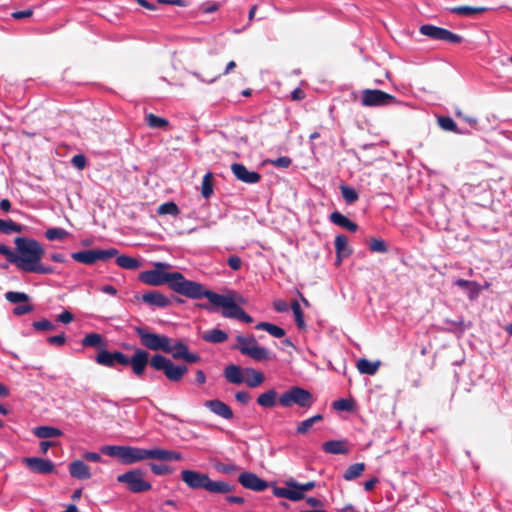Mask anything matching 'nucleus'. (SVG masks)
<instances>
[{
  "mask_svg": "<svg viewBox=\"0 0 512 512\" xmlns=\"http://www.w3.org/2000/svg\"><path fill=\"white\" fill-rule=\"evenodd\" d=\"M142 300L143 302L149 305L160 308L168 307L171 304V301L165 295L158 291H149L147 293H144L142 295Z\"/></svg>",
  "mask_w": 512,
  "mask_h": 512,
  "instance_id": "obj_19",
  "label": "nucleus"
},
{
  "mask_svg": "<svg viewBox=\"0 0 512 512\" xmlns=\"http://www.w3.org/2000/svg\"><path fill=\"white\" fill-rule=\"evenodd\" d=\"M442 27L434 26L431 24H425L420 27V33L434 40H440Z\"/></svg>",
  "mask_w": 512,
  "mask_h": 512,
  "instance_id": "obj_40",
  "label": "nucleus"
},
{
  "mask_svg": "<svg viewBox=\"0 0 512 512\" xmlns=\"http://www.w3.org/2000/svg\"><path fill=\"white\" fill-rule=\"evenodd\" d=\"M66 341V336L64 333L60 335L50 336L47 338V342L51 345H63Z\"/></svg>",
  "mask_w": 512,
  "mask_h": 512,
  "instance_id": "obj_61",
  "label": "nucleus"
},
{
  "mask_svg": "<svg viewBox=\"0 0 512 512\" xmlns=\"http://www.w3.org/2000/svg\"><path fill=\"white\" fill-rule=\"evenodd\" d=\"M169 265L162 262L155 263V269L143 271L139 274V280L151 286H161L168 284L169 288L178 294H187L190 292V280L186 279L180 272H165Z\"/></svg>",
  "mask_w": 512,
  "mask_h": 512,
  "instance_id": "obj_4",
  "label": "nucleus"
},
{
  "mask_svg": "<svg viewBox=\"0 0 512 512\" xmlns=\"http://www.w3.org/2000/svg\"><path fill=\"white\" fill-rule=\"evenodd\" d=\"M269 163L272 164L273 166L277 167V168H288L291 163H292V159L288 156H281V157H278L276 159H273V160H269Z\"/></svg>",
  "mask_w": 512,
  "mask_h": 512,
  "instance_id": "obj_56",
  "label": "nucleus"
},
{
  "mask_svg": "<svg viewBox=\"0 0 512 512\" xmlns=\"http://www.w3.org/2000/svg\"><path fill=\"white\" fill-rule=\"evenodd\" d=\"M117 254L118 250L116 248H109L106 250L92 249L73 252L71 257L79 263L93 265L97 261H107L108 259L115 257Z\"/></svg>",
  "mask_w": 512,
  "mask_h": 512,
  "instance_id": "obj_10",
  "label": "nucleus"
},
{
  "mask_svg": "<svg viewBox=\"0 0 512 512\" xmlns=\"http://www.w3.org/2000/svg\"><path fill=\"white\" fill-rule=\"evenodd\" d=\"M454 285L466 290L471 301L477 299L481 292V286L476 281L456 279Z\"/></svg>",
  "mask_w": 512,
  "mask_h": 512,
  "instance_id": "obj_21",
  "label": "nucleus"
},
{
  "mask_svg": "<svg viewBox=\"0 0 512 512\" xmlns=\"http://www.w3.org/2000/svg\"><path fill=\"white\" fill-rule=\"evenodd\" d=\"M290 307L293 312L294 319L298 329L304 330L306 328V323L304 320V313L301 309L299 302L297 300L292 301Z\"/></svg>",
  "mask_w": 512,
  "mask_h": 512,
  "instance_id": "obj_36",
  "label": "nucleus"
},
{
  "mask_svg": "<svg viewBox=\"0 0 512 512\" xmlns=\"http://www.w3.org/2000/svg\"><path fill=\"white\" fill-rule=\"evenodd\" d=\"M276 396L277 392L275 389H270L262 394H260L257 398L258 405L264 408H271L276 405Z\"/></svg>",
  "mask_w": 512,
  "mask_h": 512,
  "instance_id": "obj_32",
  "label": "nucleus"
},
{
  "mask_svg": "<svg viewBox=\"0 0 512 512\" xmlns=\"http://www.w3.org/2000/svg\"><path fill=\"white\" fill-rule=\"evenodd\" d=\"M16 257L14 264L22 271L38 274H52L54 268L41 264L45 254L42 245L33 238L16 237Z\"/></svg>",
  "mask_w": 512,
  "mask_h": 512,
  "instance_id": "obj_3",
  "label": "nucleus"
},
{
  "mask_svg": "<svg viewBox=\"0 0 512 512\" xmlns=\"http://www.w3.org/2000/svg\"><path fill=\"white\" fill-rule=\"evenodd\" d=\"M279 403L283 407L297 405L301 408L309 409L313 405L314 399L310 391L299 386H292L280 395Z\"/></svg>",
  "mask_w": 512,
  "mask_h": 512,
  "instance_id": "obj_6",
  "label": "nucleus"
},
{
  "mask_svg": "<svg viewBox=\"0 0 512 512\" xmlns=\"http://www.w3.org/2000/svg\"><path fill=\"white\" fill-rule=\"evenodd\" d=\"M329 219L333 224L345 228L350 232H356L358 229V225L355 222L351 221L339 211L332 212Z\"/></svg>",
  "mask_w": 512,
  "mask_h": 512,
  "instance_id": "obj_22",
  "label": "nucleus"
},
{
  "mask_svg": "<svg viewBox=\"0 0 512 512\" xmlns=\"http://www.w3.org/2000/svg\"><path fill=\"white\" fill-rule=\"evenodd\" d=\"M31 311H33V306L30 304L19 305L13 309V313L16 316H21L30 313Z\"/></svg>",
  "mask_w": 512,
  "mask_h": 512,
  "instance_id": "obj_60",
  "label": "nucleus"
},
{
  "mask_svg": "<svg viewBox=\"0 0 512 512\" xmlns=\"http://www.w3.org/2000/svg\"><path fill=\"white\" fill-rule=\"evenodd\" d=\"M69 473L73 478L79 480L91 478L90 467L81 460H75L70 463Z\"/></svg>",
  "mask_w": 512,
  "mask_h": 512,
  "instance_id": "obj_18",
  "label": "nucleus"
},
{
  "mask_svg": "<svg viewBox=\"0 0 512 512\" xmlns=\"http://www.w3.org/2000/svg\"><path fill=\"white\" fill-rule=\"evenodd\" d=\"M231 170L239 181L246 184H256L261 180V174L257 171L248 170L247 167L241 163H233Z\"/></svg>",
  "mask_w": 512,
  "mask_h": 512,
  "instance_id": "obj_16",
  "label": "nucleus"
},
{
  "mask_svg": "<svg viewBox=\"0 0 512 512\" xmlns=\"http://www.w3.org/2000/svg\"><path fill=\"white\" fill-rule=\"evenodd\" d=\"M33 328L38 331H51L55 328V325L48 319H42L35 321L32 324Z\"/></svg>",
  "mask_w": 512,
  "mask_h": 512,
  "instance_id": "obj_54",
  "label": "nucleus"
},
{
  "mask_svg": "<svg viewBox=\"0 0 512 512\" xmlns=\"http://www.w3.org/2000/svg\"><path fill=\"white\" fill-rule=\"evenodd\" d=\"M84 347H105L106 344L103 342V338L98 333L87 334L81 341Z\"/></svg>",
  "mask_w": 512,
  "mask_h": 512,
  "instance_id": "obj_37",
  "label": "nucleus"
},
{
  "mask_svg": "<svg viewBox=\"0 0 512 512\" xmlns=\"http://www.w3.org/2000/svg\"><path fill=\"white\" fill-rule=\"evenodd\" d=\"M0 231L4 234H10L13 232H22V225L14 222L13 220H2L0 219Z\"/></svg>",
  "mask_w": 512,
  "mask_h": 512,
  "instance_id": "obj_43",
  "label": "nucleus"
},
{
  "mask_svg": "<svg viewBox=\"0 0 512 512\" xmlns=\"http://www.w3.org/2000/svg\"><path fill=\"white\" fill-rule=\"evenodd\" d=\"M212 173H207L203 177L202 185H201V194L204 198H209L213 193V181H212Z\"/></svg>",
  "mask_w": 512,
  "mask_h": 512,
  "instance_id": "obj_47",
  "label": "nucleus"
},
{
  "mask_svg": "<svg viewBox=\"0 0 512 512\" xmlns=\"http://www.w3.org/2000/svg\"><path fill=\"white\" fill-rule=\"evenodd\" d=\"M273 493L277 497L286 498L291 501L301 500V495L296 493L295 488L287 487H275Z\"/></svg>",
  "mask_w": 512,
  "mask_h": 512,
  "instance_id": "obj_33",
  "label": "nucleus"
},
{
  "mask_svg": "<svg viewBox=\"0 0 512 512\" xmlns=\"http://www.w3.org/2000/svg\"><path fill=\"white\" fill-rule=\"evenodd\" d=\"M245 304H247V300L242 295L226 289V318L247 324L252 323L253 318L241 307Z\"/></svg>",
  "mask_w": 512,
  "mask_h": 512,
  "instance_id": "obj_5",
  "label": "nucleus"
},
{
  "mask_svg": "<svg viewBox=\"0 0 512 512\" xmlns=\"http://www.w3.org/2000/svg\"><path fill=\"white\" fill-rule=\"evenodd\" d=\"M69 236V232L63 228H49L45 232V237L50 241L63 240Z\"/></svg>",
  "mask_w": 512,
  "mask_h": 512,
  "instance_id": "obj_45",
  "label": "nucleus"
},
{
  "mask_svg": "<svg viewBox=\"0 0 512 512\" xmlns=\"http://www.w3.org/2000/svg\"><path fill=\"white\" fill-rule=\"evenodd\" d=\"M265 380L264 375L261 372L256 371L253 368L246 367V374L244 375V383L250 387L255 388L260 386Z\"/></svg>",
  "mask_w": 512,
  "mask_h": 512,
  "instance_id": "obj_26",
  "label": "nucleus"
},
{
  "mask_svg": "<svg viewBox=\"0 0 512 512\" xmlns=\"http://www.w3.org/2000/svg\"><path fill=\"white\" fill-rule=\"evenodd\" d=\"M364 470H365L364 463L361 462V463L352 464L344 472L343 478L346 481H352V480L358 478L359 476H361L362 473L364 472Z\"/></svg>",
  "mask_w": 512,
  "mask_h": 512,
  "instance_id": "obj_35",
  "label": "nucleus"
},
{
  "mask_svg": "<svg viewBox=\"0 0 512 512\" xmlns=\"http://www.w3.org/2000/svg\"><path fill=\"white\" fill-rule=\"evenodd\" d=\"M157 213L159 215H171L176 217L180 214V210L176 203L170 201L161 204L157 209Z\"/></svg>",
  "mask_w": 512,
  "mask_h": 512,
  "instance_id": "obj_42",
  "label": "nucleus"
},
{
  "mask_svg": "<svg viewBox=\"0 0 512 512\" xmlns=\"http://www.w3.org/2000/svg\"><path fill=\"white\" fill-rule=\"evenodd\" d=\"M204 405L217 415L224 417V402L220 400H207Z\"/></svg>",
  "mask_w": 512,
  "mask_h": 512,
  "instance_id": "obj_51",
  "label": "nucleus"
},
{
  "mask_svg": "<svg viewBox=\"0 0 512 512\" xmlns=\"http://www.w3.org/2000/svg\"><path fill=\"white\" fill-rule=\"evenodd\" d=\"M188 350V347L186 344H184L182 341H177L173 345H171V341L169 342V350L165 351L164 353H169L172 355V357L176 360H181V358L184 356L185 352Z\"/></svg>",
  "mask_w": 512,
  "mask_h": 512,
  "instance_id": "obj_39",
  "label": "nucleus"
},
{
  "mask_svg": "<svg viewBox=\"0 0 512 512\" xmlns=\"http://www.w3.org/2000/svg\"><path fill=\"white\" fill-rule=\"evenodd\" d=\"M286 485L291 488H295L296 493H299L301 495V500H302L305 497L304 493L306 491L312 490L316 486V483L314 481H310V482H307L304 484H300L294 480H290V481H287Z\"/></svg>",
  "mask_w": 512,
  "mask_h": 512,
  "instance_id": "obj_41",
  "label": "nucleus"
},
{
  "mask_svg": "<svg viewBox=\"0 0 512 512\" xmlns=\"http://www.w3.org/2000/svg\"><path fill=\"white\" fill-rule=\"evenodd\" d=\"M149 467L151 471L156 475H166L172 473V469L165 464L150 463Z\"/></svg>",
  "mask_w": 512,
  "mask_h": 512,
  "instance_id": "obj_55",
  "label": "nucleus"
},
{
  "mask_svg": "<svg viewBox=\"0 0 512 512\" xmlns=\"http://www.w3.org/2000/svg\"><path fill=\"white\" fill-rule=\"evenodd\" d=\"M441 34L442 35H441L440 40H442V41H446V42H449V43H460V42H462V37L460 35L455 34V33L451 32L448 29L443 28Z\"/></svg>",
  "mask_w": 512,
  "mask_h": 512,
  "instance_id": "obj_52",
  "label": "nucleus"
},
{
  "mask_svg": "<svg viewBox=\"0 0 512 512\" xmlns=\"http://www.w3.org/2000/svg\"><path fill=\"white\" fill-rule=\"evenodd\" d=\"M439 126L446 131L458 132L457 124L455 121L449 116H441L438 118Z\"/></svg>",
  "mask_w": 512,
  "mask_h": 512,
  "instance_id": "obj_49",
  "label": "nucleus"
},
{
  "mask_svg": "<svg viewBox=\"0 0 512 512\" xmlns=\"http://www.w3.org/2000/svg\"><path fill=\"white\" fill-rule=\"evenodd\" d=\"M398 103L395 96L378 89L362 91L361 104L364 107H382Z\"/></svg>",
  "mask_w": 512,
  "mask_h": 512,
  "instance_id": "obj_11",
  "label": "nucleus"
},
{
  "mask_svg": "<svg viewBox=\"0 0 512 512\" xmlns=\"http://www.w3.org/2000/svg\"><path fill=\"white\" fill-rule=\"evenodd\" d=\"M190 284H192V286L189 287L190 292L183 294V296L191 299H200L206 297L211 305L224 308V295L208 291L202 284L195 281L190 280Z\"/></svg>",
  "mask_w": 512,
  "mask_h": 512,
  "instance_id": "obj_12",
  "label": "nucleus"
},
{
  "mask_svg": "<svg viewBox=\"0 0 512 512\" xmlns=\"http://www.w3.org/2000/svg\"><path fill=\"white\" fill-rule=\"evenodd\" d=\"M322 449L325 453L334 455L347 454L349 452V448L345 440H330L324 442Z\"/></svg>",
  "mask_w": 512,
  "mask_h": 512,
  "instance_id": "obj_23",
  "label": "nucleus"
},
{
  "mask_svg": "<svg viewBox=\"0 0 512 512\" xmlns=\"http://www.w3.org/2000/svg\"><path fill=\"white\" fill-rule=\"evenodd\" d=\"M5 299L11 303H27L30 297L24 292L8 291L5 294Z\"/></svg>",
  "mask_w": 512,
  "mask_h": 512,
  "instance_id": "obj_46",
  "label": "nucleus"
},
{
  "mask_svg": "<svg viewBox=\"0 0 512 512\" xmlns=\"http://www.w3.org/2000/svg\"><path fill=\"white\" fill-rule=\"evenodd\" d=\"M203 489L214 493H224V482L212 481L207 475V480H205V486L203 487Z\"/></svg>",
  "mask_w": 512,
  "mask_h": 512,
  "instance_id": "obj_48",
  "label": "nucleus"
},
{
  "mask_svg": "<svg viewBox=\"0 0 512 512\" xmlns=\"http://www.w3.org/2000/svg\"><path fill=\"white\" fill-rule=\"evenodd\" d=\"M369 249L372 252H377V253L388 252V246H387L386 242L384 240L378 239V238L371 239L370 244H369Z\"/></svg>",
  "mask_w": 512,
  "mask_h": 512,
  "instance_id": "obj_50",
  "label": "nucleus"
},
{
  "mask_svg": "<svg viewBox=\"0 0 512 512\" xmlns=\"http://www.w3.org/2000/svg\"><path fill=\"white\" fill-rule=\"evenodd\" d=\"M201 357L197 353H191L189 350H187L184 354V356L181 358V360L193 364L199 362Z\"/></svg>",
  "mask_w": 512,
  "mask_h": 512,
  "instance_id": "obj_62",
  "label": "nucleus"
},
{
  "mask_svg": "<svg viewBox=\"0 0 512 512\" xmlns=\"http://www.w3.org/2000/svg\"><path fill=\"white\" fill-rule=\"evenodd\" d=\"M23 463L34 473L50 474L54 471L55 465L49 459L38 457L23 458Z\"/></svg>",
  "mask_w": 512,
  "mask_h": 512,
  "instance_id": "obj_15",
  "label": "nucleus"
},
{
  "mask_svg": "<svg viewBox=\"0 0 512 512\" xmlns=\"http://www.w3.org/2000/svg\"><path fill=\"white\" fill-rule=\"evenodd\" d=\"M127 361L124 366L130 365L133 373L138 377L144 374L148 364L156 371H162L171 382L181 381L188 371L186 365H176L161 354H154L149 359V353L141 348H137L130 358L127 357Z\"/></svg>",
  "mask_w": 512,
  "mask_h": 512,
  "instance_id": "obj_1",
  "label": "nucleus"
},
{
  "mask_svg": "<svg viewBox=\"0 0 512 512\" xmlns=\"http://www.w3.org/2000/svg\"><path fill=\"white\" fill-rule=\"evenodd\" d=\"M340 190H341L343 199L348 204H352V203L356 202L359 198L358 192L353 187L343 184L340 186Z\"/></svg>",
  "mask_w": 512,
  "mask_h": 512,
  "instance_id": "obj_44",
  "label": "nucleus"
},
{
  "mask_svg": "<svg viewBox=\"0 0 512 512\" xmlns=\"http://www.w3.org/2000/svg\"><path fill=\"white\" fill-rule=\"evenodd\" d=\"M246 374V368L231 364L226 366V381L233 384L244 383V375Z\"/></svg>",
  "mask_w": 512,
  "mask_h": 512,
  "instance_id": "obj_24",
  "label": "nucleus"
},
{
  "mask_svg": "<svg viewBox=\"0 0 512 512\" xmlns=\"http://www.w3.org/2000/svg\"><path fill=\"white\" fill-rule=\"evenodd\" d=\"M33 15V9L29 8L23 11H16L11 14V16L16 20H21L24 18H29Z\"/></svg>",
  "mask_w": 512,
  "mask_h": 512,
  "instance_id": "obj_64",
  "label": "nucleus"
},
{
  "mask_svg": "<svg viewBox=\"0 0 512 512\" xmlns=\"http://www.w3.org/2000/svg\"><path fill=\"white\" fill-rule=\"evenodd\" d=\"M236 341L235 349L239 350L241 354L247 355L256 361H264L270 358L269 351L261 347L254 336L238 335Z\"/></svg>",
  "mask_w": 512,
  "mask_h": 512,
  "instance_id": "obj_7",
  "label": "nucleus"
},
{
  "mask_svg": "<svg viewBox=\"0 0 512 512\" xmlns=\"http://www.w3.org/2000/svg\"><path fill=\"white\" fill-rule=\"evenodd\" d=\"M107 456L118 458L122 464L130 465L143 460L179 461L181 453L162 448L144 449L132 446L107 445L101 448Z\"/></svg>",
  "mask_w": 512,
  "mask_h": 512,
  "instance_id": "obj_2",
  "label": "nucleus"
},
{
  "mask_svg": "<svg viewBox=\"0 0 512 512\" xmlns=\"http://www.w3.org/2000/svg\"><path fill=\"white\" fill-rule=\"evenodd\" d=\"M334 245L337 263H340L343 258L349 257L353 252L352 248L349 247L348 238L343 234L336 236Z\"/></svg>",
  "mask_w": 512,
  "mask_h": 512,
  "instance_id": "obj_20",
  "label": "nucleus"
},
{
  "mask_svg": "<svg viewBox=\"0 0 512 512\" xmlns=\"http://www.w3.org/2000/svg\"><path fill=\"white\" fill-rule=\"evenodd\" d=\"M333 408L337 411H351L353 406L350 400L341 398L333 402Z\"/></svg>",
  "mask_w": 512,
  "mask_h": 512,
  "instance_id": "obj_53",
  "label": "nucleus"
},
{
  "mask_svg": "<svg viewBox=\"0 0 512 512\" xmlns=\"http://www.w3.org/2000/svg\"><path fill=\"white\" fill-rule=\"evenodd\" d=\"M239 483L246 489L261 492L268 487V482L253 472H243L238 477Z\"/></svg>",
  "mask_w": 512,
  "mask_h": 512,
  "instance_id": "obj_14",
  "label": "nucleus"
},
{
  "mask_svg": "<svg viewBox=\"0 0 512 512\" xmlns=\"http://www.w3.org/2000/svg\"><path fill=\"white\" fill-rule=\"evenodd\" d=\"M379 365V361L372 362L366 358H361L357 362V369L361 374L374 375L377 372Z\"/></svg>",
  "mask_w": 512,
  "mask_h": 512,
  "instance_id": "obj_28",
  "label": "nucleus"
},
{
  "mask_svg": "<svg viewBox=\"0 0 512 512\" xmlns=\"http://www.w3.org/2000/svg\"><path fill=\"white\" fill-rule=\"evenodd\" d=\"M255 329L266 331L275 338H282L286 334L283 328L269 322H259L256 324Z\"/></svg>",
  "mask_w": 512,
  "mask_h": 512,
  "instance_id": "obj_30",
  "label": "nucleus"
},
{
  "mask_svg": "<svg viewBox=\"0 0 512 512\" xmlns=\"http://www.w3.org/2000/svg\"><path fill=\"white\" fill-rule=\"evenodd\" d=\"M226 263L229 265V267L232 269V270H239L241 269L242 267V260L239 256L237 255H231L229 256L227 259H226Z\"/></svg>",
  "mask_w": 512,
  "mask_h": 512,
  "instance_id": "obj_57",
  "label": "nucleus"
},
{
  "mask_svg": "<svg viewBox=\"0 0 512 512\" xmlns=\"http://www.w3.org/2000/svg\"><path fill=\"white\" fill-rule=\"evenodd\" d=\"M202 339L209 343H222L224 342V331L221 329H212L202 333Z\"/></svg>",
  "mask_w": 512,
  "mask_h": 512,
  "instance_id": "obj_38",
  "label": "nucleus"
},
{
  "mask_svg": "<svg viewBox=\"0 0 512 512\" xmlns=\"http://www.w3.org/2000/svg\"><path fill=\"white\" fill-rule=\"evenodd\" d=\"M145 121L146 124L152 129L159 128L166 130L170 126L169 121L166 118L159 117L153 113H148L145 116Z\"/></svg>",
  "mask_w": 512,
  "mask_h": 512,
  "instance_id": "obj_31",
  "label": "nucleus"
},
{
  "mask_svg": "<svg viewBox=\"0 0 512 512\" xmlns=\"http://www.w3.org/2000/svg\"><path fill=\"white\" fill-rule=\"evenodd\" d=\"M95 361L105 367H114L116 364L123 366L128 362L127 356L121 351L109 352L106 349L98 352Z\"/></svg>",
  "mask_w": 512,
  "mask_h": 512,
  "instance_id": "obj_13",
  "label": "nucleus"
},
{
  "mask_svg": "<svg viewBox=\"0 0 512 512\" xmlns=\"http://www.w3.org/2000/svg\"><path fill=\"white\" fill-rule=\"evenodd\" d=\"M145 473L140 469L127 471L117 476L119 483L125 484L127 489L133 493H141L151 489L150 482L144 479Z\"/></svg>",
  "mask_w": 512,
  "mask_h": 512,
  "instance_id": "obj_9",
  "label": "nucleus"
},
{
  "mask_svg": "<svg viewBox=\"0 0 512 512\" xmlns=\"http://www.w3.org/2000/svg\"><path fill=\"white\" fill-rule=\"evenodd\" d=\"M33 433L40 439L60 437L63 435V432L60 429L52 426H38L34 428Z\"/></svg>",
  "mask_w": 512,
  "mask_h": 512,
  "instance_id": "obj_27",
  "label": "nucleus"
},
{
  "mask_svg": "<svg viewBox=\"0 0 512 512\" xmlns=\"http://www.w3.org/2000/svg\"><path fill=\"white\" fill-rule=\"evenodd\" d=\"M0 254L4 255L9 263L14 264L16 252H13L8 246L0 244Z\"/></svg>",
  "mask_w": 512,
  "mask_h": 512,
  "instance_id": "obj_58",
  "label": "nucleus"
},
{
  "mask_svg": "<svg viewBox=\"0 0 512 512\" xmlns=\"http://www.w3.org/2000/svg\"><path fill=\"white\" fill-rule=\"evenodd\" d=\"M450 13L470 17L477 14H481L483 12L488 11L487 7L479 6V7H472V6H456L451 7L447 9Z\"/></svg>",
  "mask_w": 512,
  "mask_h": 512,
  "instance_id": "obj_25",
  "label": "nucleus"
},
{
  "mask_svg": "<svg viewBox=\"0 0 512 512\" xmlns=\"http://www.w3.org/2000/svg\"><path fill=\"white\" fill-rule=\"evenodd\" d=\"M135 333L140 339L141 344L152 351H168L170 339L165 335L149 332L143 327H135Z\"/></svg>",
  "mask_w": 512,
  "mask_h": 512,
  "instance_id": "obj_8",
  "label": "nucleus"
},
{
  "mask_svg": "<svg viewBox=\"0 0 512 512\" xmlns=\"http://www.w3.org/2000/svg\"><path fill=\"white\" fill-rule=\"evenodd\" d=\"M71 163L77 169L83 170L86 167V157L82 154L74 155L71 159Z\"/></svg>",
  "mask_w": 512,
  "mask_h": 512,
  "instance_id": "obj_59",
  "label": "nucleus"
},
{
  "mask_svg": "<svg viewBox=\"0 0 512 512\" xmlns=\"http://www.w3.org/2000/svg\"><path fill=\"white\" fill-rule=\"evenodd\" d=\"M182 481L191 489H201L205 486L207 474L194 470H183L181 472Z\"/></svg>",
  "mask_w": 512,
  "mask_h": 512,
  "instance_id": "obj_17",
  "label": "nucleus"
},
{
  "mask_svg": "<svg viewBox=\"0 0 512 512\" xmlns=\"http://www.w3.org/2000/svg\"><path fill=\"white\" fill-rule=\"evenodd\" d=\"M116 264L123 268V269H127V270H136L138 268H140L141 266V263L138 259L136 258H133V257H130V256H127V255H116Z\"/></svg>",
  "mask_w": 512,
  "mask_h": 512,
  "instance_id": "obj_29",
  "label": "nucleus"
},
{
  "mask_svg": "<svg viewBox=\"0 0 512 512\" xmlns=\"http://www.w3.org/2000/svg\"><path fill=\"white\" fill-rule=\"evenodd\" d=\"M323 420V415L322 414H316L310 418H307L305 420H303L302 422H300L297 427H296V433L299 434V435H304L306 434L309 429L317 422H320Z\"/></svg>",
  "mask_w": 512,
  "mask_h": 512,
  "instance_id": "obj_34",
  "label": "nucleus"
},
{
  "mask_svg": "<svg viewBox=\"0 0 512 512\" xmlns=\"http://www.w3.org/2000/svg\"><path fill=\"white\" fill-rule=\"evenodd\" d=\"M273 308L275 309V311L283 313L288 311L289 306L285 300L277 299L273 302Z\"/></svg>",
  "mask_w": 512,
  "mask_h": 512,
  "instance_id": "obj_63",
  "label": "nucleus"
}]
</instances>
